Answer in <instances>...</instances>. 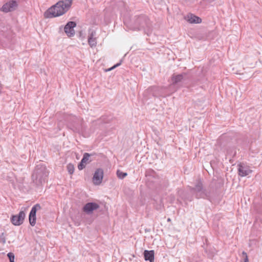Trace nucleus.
Returning a JSON list of instances; mask_svg holds the SVG:
<instances>
[{"label": "nucleus", "instance_id": "22", "mask_svg": "<svg viewBox=\"0 0 262 262\" xmlns=\"http://www.w3.org/2000/svg\"><path fill=\"white\" fill-rule=\"evenodd\" d=\"M122 62V59H121L119 62L117 63V64H115L114 66H113L112 67L109 68L108 69H107L106 70V71H111L113 69H114L115 68L119 67V66H120L121 64V63Z\"/></svg>", "mask_w": 262, "mask_h": 262}, {"label": "nucleus", "instance_id": "12", "mask_svg": "<svg viewBox=\"0 0 262 262\" xmlns=\"http://www.w3.org/2000/svg\"><path fill=\"white\" fill-rule=\"evenodd\" d=\"M186 75L187 74L186 73H182L178 75L173 74L171 77V84H178L180 82L184 79Z\"/></svg>", "mask_w": 262, "mask_h": 262}, {"label": "nucleus", "instance_id": "16", "mask_svg": "<svg viewBox=\"0 0 262 262\" xmlns=\"http://www.w3.org/2000/svg\"><path fill=\"white\" fill-rule=\"evenodd\" d=\"M144 257L145 260L150 262H154V250H145L144 251Z\"/></svg>", "mask_w": 262, "mask_h": 262}, {"label": "nucleus", "instance_id": "27", "mask_svg": "<svg viewBox=\"0 0 262 262\" xmlns=\"http://www.w3.org/2000/svg\"><path fill=\"white\" fill-rule=\"evenodd\" d=\"M170 221H171V220H170V218H168V219H167V221H168V222H170Z\"/></svg>", "mask_w": 262, "mask_h": 262}, {"label": "nucleus", "instance_id": "28", "mask_svg": "<svg viewBox=\"0 0 262 262\" xmlns=\"http://www.w3.org/2000/svg\"><path fill=\"white\" fill-rule=\"evenodd\" d=\"M221 139H222V138L219 139V140H218L217 142H219Z\"/></svg>", "mask_w": 262, "mask_h": 262}, {"label": "nucleus", "instance_id": "5", "mask_svg": "<svg viewBox=\"0 0 262 262\" xmlns=\"http://www.w3.org/2000/svg\"><path fill=\"white\" fill-rule=\"evenodd\" d=\"M191 193L195 195L197 199L203 198L209 199L210 197L209 193L203 188V184L201 182L198 181L194 187H190Z\"/></svg>", "mask_w": 262, "mask_h": 262}, {"label": "nucleus", "instance_id": "25", "mask_svg": "<svg viewBox=\"0 0 262 262\" xmlns=\"http://www.w3.org/2000/svg\"><path fill=\"white\" fill-rule=\"evenodd\" d=\"M215 0H207V2L209 3H211L214 2Z\"/></svg>", "mask_w": 262, "mask_h": 262}, {"label": "nucleus", "instance_id": "15", "mask_svg": "<svg viewBox=\"0 0 262 262\" xmlns=\"http://www.w3.org/2000/svg\"><path fill=\"white\" fill-rule=\"evenodd\" d=\"M96 34L95 31L92 30L89 33L88 37V43L91 48H93L96 46L97 41L96 38L94 37Z\"/></svg>", "mask_w": 262, "mask_h": 262}, {"label": "nucleus", "instance_id": "9", "mask_svg": "<svg viewBox=\"0 0 262 262\" xmlns=\"http://www.w3.org/2000/svg\"><path fill=\"white\" fill-rule=\"evenodd\" d=\"M99 205L94 202H89L86 203L82 208V211L87 214H92L94 210L99 208Z\"/></svg>", "mask_w": 262, "mask_h": 262}, {"label": "nucleus", "instance_id": "3", "mask_svg": "<svg viewBox=\"0 0 262 262\" xmlns=\"http://www.w3.org/2000/svg\"><path fill=\"white\" fill-rule=\"evenodd\" d=\"M72 3V0L59 1L45 12L44 17L49 18L61 16L69 10Z\"/></svg>", "mask_w": 262, "mask_h": 262}, {"label": "nucleus", "instance_id": "13", "mask_svg": "<svg viewBox=\"0 0 262 262\" xmlns=\"http://www.w3.org/2000/svg\"><path fill=\"white\" fill-rule=\"evenodd\" d=\"M184 19L190 24H200L202 22V19L200 17L191 13L184 16Z\"/></svg>", "mask_w": 262, "mask_h": 262}, {"label": "nucleus", "instance_id": "19", "mask_svg": "<svg viewBox=\"0 0 262 262\" xmlns=\"http://www.w3.org/2000/svg\"><path fill=\"white\" fill-rule=\"evenodd\" d=\"M90 157V154H89L88 153H85L81 161L82 162V163L86 164L88 161H89Z\"/></svg>", "mask_w": 262, "mask_h": 262}, {"label": "nucleus", "instance_id": "14", "mask_svg": "<svg viewBox=\"0 0 262 262\" xmlns=\"http://www.w3.org/2000/svg\"><path fill=\"white\" fill-rule=\"evenodd\" d=\"M238 174L241 177L247 176L252 172V170H250L248 167H245L241 164H238Z\"/></svg>", "mask_w": 262, "mask_h": 262}, {"label": "nucleus", "instance_id": "23", "mask_svg": "<svg viewBox=\"0 0 262 262\" xmlns=\"http://www.w3.org/2000/svg\"><path fill=\"white\" fill-rule=\"evenodd\" d=\"M0 242L3 244H5L6 243V237L4 233H2L0 236Z\"/></svg>", "mask_w": 262, "mask_h": 262}, {"label": "nucleus", "instance_id": "26", "mask_svg": "<svg viewBox=\"0 0 262 262\" xmlns=\"http://www.w3.org/2000/svg\"><path fill=\"white\" fill-rule=\"evenodd\" d=\"M79 36H81L82 35V34H83V33H82V31H80V32H79Z\"/></svg>", "mask_w": 262, "mask_h": 262}, {"label": "nucleus", "instance_id": "8", "mask_svg": "<svg viewBox=\"0 0 262 262\" xmlns=\"http://www.w3.org/2000/svg\"><path fill=\"white\" fill-rule=\"evenodd\" d=\"M40 209L41 206L39 204H35L32 208L29 216L30 224L32 226H34L35 225L36 220V212L37 210H40Z\"/></svg>", "mask_w": 262, "mask_h": 262}, {"label": "nucleus", "instance_id": "21", "mask_svg": "<svg viewBox=\"0 0 262 262\" xmlns=\"http://www.w3.org/2000/svg\"><path fill=\"white\" fill-rule=\"evenodd\" d=\"M7 256L9 259L10 262H14V255L12 252H9L7 254Z\"/></svg>", "mask_w": 262, "mask_h": 262}, {"label": "nucleus", "instance_id": "17", "mask_svg": "<svg viewBox=\"0 0 262 262\" xmlns=\"http://www.w3.org/2000/svg\"><path fill=\"white\" fill-rule=\"evenodd\" d=\"M116 173L118 178L120 179H124L127 175L126 172H123L120 170H118Z\"/></svg>", "mask_w": 262, "mask_h": 262}, {"label": "nucleus", "instance_id": "1", "mask_svg": "<svg viewBox=\"0 0 262 262\" xmlns=\"http://www.w3.org/2000/svg\"><path fill=\"white\" fill-rule=\"evenodd\" d=\"M106 117L102 116L100 118L93 121L91 122L90 132L87 133L85 127L83 124V121L81 119L75 118L73 122L69 124V127L70 129L73 130V132L78 133L79 134H82L84 137L88 136L91 133L94 132L96 128H102L104 127V124L107 122L106 120Z\"/></svg>", "mask_w": 262, "mask_h": 262}, {"label": "nucleus", "instance_id": "24", "mask_svg": "<svg viewBox=\"0 0 262 262\" xmlns=\"http://www.w3.org/2000/svg\"><path fill=\"white\" fill-rule=\"evenodd\" d=\"M85 165L86 164L84 163H82V162L81 161L80 162V163L78 164V168L79 170H82L84 168H85Z\"/></svg>", "mask_w": 262, "mask_h": 262}, {"label": "nucleus", "instance_id": "4", "mask_svg": "<svg viewBox=\"0 0 262 262\" xmlns=\"http://www.w3.org/2000/svg\"><path fill=\"white\" fill-rule=\"evenodd\" d=\"M48 176V172L45 167L38 168L37 166L34 172L32 174V178L33 182L37 186L41 185L45 182L46 179Z\"/></svg>", "mask_w": 262, "mask_h": 262}, {"label": "nucleus", "instance_id": "6", "mask_svg": "<svg viewBox=\"0 0 262 262\" xmlns=\"http://www.w3.org/2000/svg\"><path fill=\"white\" fill-rule=\"evenodd\" d=\"M25 216V211L21 210L18 214L12 215L11 222L15 226H19L23 223Z\"/></svg>", "mask_w": 262, "mask_h": 262}, {"label": "nucleus", "instance_id": "11", "mask_svg": "<svg viewBox=\"0 0 262 262\" xmlns=\"http://www.w3.org/2000/svg\"><path fill=\"white\" fill-rule=\"evenodd\" d=\"M103 178V170L101 168L97 169L93 175V182L94 185H99L102 181Z\"/></svg>", "mask_w": 262, "mask_h": 262}, {"label": "nucleus", "instance_id": "7", "mask_svg": "<svg viewBox=\"0 0 262 262\" xmlns=\"http://www.w3.org/2000/svg\"><path fill=\"white\" fill-rule=\"evenodd\" d=\"M18 6L17 2L15 0H10L3 5L1 8V11L5 13L15 10Z\"/></svg>", "mask_w": 262, "mask_h": 262}, {"label": "nucleus", "instance_id": "10", "mask_svg": "<svg viewBox=\"0 0 262 262\" xmlns=\"http://www.w3.org/2000/svg\"><path fill=\"white\" fill-rule=\"evenodd\" d=\"M76 23L73 21H70L67 23L64 28V31L69 37H73L75 35L74 28L76 27Z\"/></svg>", "mask_w": 262, "mask_h": 262}, {"label": "nucleus", "instance_id": "2", "mask_svg": "<svg viewBox=\"0 0 262 262\" xmlns=\"http://www.w3.org/2000/svg\"><path fill=\"white\" fill-rule=\"evenodd\" d=\"M126 25L130 30L143 31L147 35H149L152 32L151 23L148 17L145 15L135 16L133 21Z\"/></svg>", "mask_w": 262, "mask_h": 262}, {"label": "nucleus", "instance_id": "18", "mask_svg": "<svg viewBox=\"0 0 262 262\" xmlns=\"http://www.w3.org/2000/svg\"><path fill=\"white\" fill-rule=\"evenodd\" d=\"M67 168L70 174H72L74 173L75 168L74 165L72 164L69 163L68 164Z\"/></svg>", "mask_w": 262, "mask_h": 262}, {"label": "nucleus", "instance_id": "20", "mask_svg": "<svg viewBox=\"0 0 262 262\" xmlns=\"http://www.w3.org/2000/svg\"><path fill=\"white\" fill-rule=\"evenodd\" d=\"M243 260L242 262H249L248 257L246 252L243 251L242 252Z\"/></svg>", "mask_w": 262, "mask_h": 262}]
</instances>
